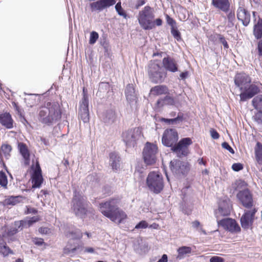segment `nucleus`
Here are the masks:
<instances>
[{"instance_id":"obj_1","label":"nucleus","mask_w":262,"mask_h":262,"mask_svg":"<svg viewBox=\"0 0 262 262\" xmlns=\"http://www.w3.org/2000/svg\"><path fill=\"white\" fill-rule=\"evenodd\" d=\"M119 200L112 199L104 203L99 204L100 211L112 221L120 224L126 217L124 212L120 210L118 205Z\"/></svg>"},{"instance_id":"obj_2","label":"nucleus","mask_w":262,"mask_h":262,"mask_svg":"<svg viewBox=\"0 0 262 262\" xmlns=\"http://www.w3.org/2000/svg\"><path fill=\"white\" fill-rule=\"evenodd\" d=\"M61 118L59 104L56 102H48L39 112V119L42 123L50 125Z\"/></svg>"},{"instance_id":"obj_3","label":"nucleus","mask_w":262,"mask_h":262,"mask_svg":"<svg viewBox=\"0 0 262 262\" xmlns=\"http://www.w3.org/2000/svg\"><path fill=\"white\" fill-rule=\"evenodd\" d=\"M88 202L85 197L79 192H74L72 208L77 216L84 218L88 212Z\"/></svg>"},{"instance_id":"obj_4","label":"nucleus","mask_w":262,"mask_h":262,"mask_svg":"<svg viewBox=\"0 0 262 262\" xmlns=\"http://www.w3.org/2000/svg\"><path fill=\"white\" fill-rule=\"evenodd\" d=\"M158 148L156 144L147 142L142 151V158L148 166L155 165L158 160Z\"/></svg>"},{"instance_id":"obj_5","label":"nucleus","mask_w":262,"mask_h":262,"mask_svg":"<svg viewBox=\"0 0 262 262\" xmlns=\"http://www.w3.org/2000/svg\"><path fill=\"white\" fill-rule=\"evenodd\" d=\"M154 14L150 7L146 6L139 12L138 21L141 26L145 30H150L155 27L153 21Z\"/></svg>"},{"instance_id":"obj_6","label":"nucleus","mask_w":262,"mask_h":262,"mask_svg":"<svg viewBox=\"0 0 262 262\" xmlns=\"http://www.w3.org/2000/svg\"><path fill=\"white\" fill-rule=\"evenodd\" d=\"M146 184L149 189L156 193H159L163 189V176L159 171H151L146 179Z\"/></svg>"},{"instance_id":"obj_7","label":"nucleus","mask_w":262,"mask_h":262,"mask_svg":"<svg viewBox=\"0 0 262 262\" xmlns=\"http://www.w3.org/2000/svg\"><path fill=\"white\" fill-rule=\"evenodd\" d=\"M192 142L190 138H184L171 147V150L179 158L186 157L189 154V146Z\"/></svg>"},{"instance_id":"obj_8","label":"nucleus","mask_w":262,"mask_h":262,"mask_svg":"<svg viewBox=\"0 0 262 262\" xmlns=\"http://www.w3.org/2000/svg\"><path fill=\"white\" fill-rule=\"evenodd\" d=\"M170 168L173 173L178 176H186L190 170L188 162L174 159L170 163Z\"/></svg>"},{"instance_id":"obj_9","label":"nucleus","mask_w":262,"mask_h":262,"mask_svg":"<svg viewBox=\"0 0 262 262\" xmlns=\"http://www.w3.org/2000/svg\"><path fill=\"white\" fill-rule=\"evenodd\" d=\"M141 134V129L138 127L129 129L123 133V140L127 146H134L136 141L140 138Z\"/></svg>"},{"instance_id":"obj_10","label":"nucleus","mask_w":262,"mask_h":262,"mask_svg":"<svg viewBox=\"0 0 262 262\" xmlns=\"http://www.w3.org/2000/svg\"><path fill=\"white\" fill-rule=\"evenodd\" d=\"M89 98L88 96L85 91L83 89V97L80 102L79 117L86 123L89 121Z\"/></svg>"},{"instance_id":"obj_11","label":"nucleus","mask_w":262,"mask_h":262,"mask_svg":"<svg viewBox=\"0 0 262 262\" xmlns=\"http://www.w3.org/2000/svg\"><path fill=\"white\" fill-rule=\"evenodd\" d=\"M257 209L253 207L250 210H245L241 218V224L243 229H248L251 228L255 219V215Z\"/></svg>"},{"instance_id":"obj_12","label":"nucleus","mask_w":262,"mask_h":262,"mask_svg":"<svg viewBox=\"0 0 262 262\" xmlns=\"http://www.w3.org/2000/svg\"><path fill=\"white\" fill-rule=\"evenodd\" d=\"M237 198L245 208H253V200L252 195L248 189L239 191L237 194Z\"/></svg>"},{"instance_id":"obj_13","label":"nucleus","mask_w":262,"mask_h":262,"mask_svg":"<svg viewBox=\"0 0 262 262\" xmlns=\"http://www.w3.org/2000/svg\"><path fill=\"white\" fill-rule=\"evenodd\" d=\"M218 224L224 229L232 232L237 233L241 231V228L235 220L226 218L217 221Z\"/></svg>"},{"instance_id":"obj_14","label":"nucleus","mask_w":262,"mask_h":262,"mask_svg":"<svg viewBox=\"0 0 262 262\" xmlns=\"http://www.w3.org/2000/svg\"><path fill=\"white\" fill-rule=\"evenodd\" d=\"M116 0H98L90 3L92 12H101L103 9L115 4Z\"/></svg>"},{"instance_id":"obj_15","label":"nucleus","mask_w":262,"mask_h":262,"mask_svg":"<svg viewBox=\"0 0 262 262\" xmlns=\"http://www.w3.org/2000/svg\"><path fill=\"white\" fill-rule=\"evenodd\" d=\"M167 25L170 28V33L174 38L178 41L182 40L181 34L178 30V24L176 21L168 15H165Z\"/></svg>"},{"instance_id":"obj_16","label":"nucleus","mask_w":262,"mask_h":262,"mask_svg":"<svg viewBox=\"0 0 262 262\" xmlns=\"http://www.w3.org/2000/svg\"><path fill=\"white\" fill-rule=\"evenodd\" d=\"M251 81L250 77L244 73L237 74L234 78L235 85L242 91L247 89Z\"/></svg>"},{"instance_id":"obj_17","label":"nucleus","mask_w":262,"mask_h":262,"mask_svg":"<svg viewBox=\"0 0 262 262\" xmlns=\"http://www.w3.org/2000/svg\"><path fill=\"white\" fill-rule=\"evenodd\" d=\"M163 67H150L148 73L150 80L154 83H159L162 81L163 75Z\"/></svg>"},{"instance_id":"obj_18","label":"nucleus","mask_w":262,"mask_h":262,"mask_svg":"<svg viewBox=\"0 0 262 262\" xmlns=\"http://www.w3.org/2000/svg\"><path fill=\"white\" fill-rule=\"evenodd\" d=\"M43 178L41 170L38 163L36 164L35 169L32 176V183L33 188H39L42 183Z\"/></svg>"},{"instance_id":"obj_19","label":"nucleus","mask_w":262,"mask_h":262,"mask_svg":"<svg viewBox=\"0 0 262 262\" xmlns=\"http://www.w3.org/2000/svg\"><path fill=\"white\" fill-rule=\"evenodd\" d=\"M243 92L240 94L241 100L245 101L247 99L253 97L259 92V88L255 84H251L247 86L246 90H243Z\"/></svg>"},{"instance_id":"obj_20","label":"nucleus","mask_w":262,"mask_h":262,"mask_svg":"<svg viewBox=\"0 0 262 262\" xmlns=\"http://www.w3.org/2000/svg\"><path fill=\"white\" fill-rule=\"evenodd\" d=\"M211 5L218 11L227 12L231 7V1L211 0Z\"/></svg>"},{"instance_id":"obj_21","label":"nucleus","mask_w":262,"mask_h":262,"mask_svg":"<svg viewBox=\"0 0 262 262\" xmlns=\"http://www.w3.org/2000/svg\"><path fill=\"white\" fill-rule=\"evenodd\" d=\"M178 139V133L174 129L165 131V146H171Z\"/></svg>"},{"instance_id":"obj_22","label":"nucleus","mask_w":262,"mask_h":262,"mask_svg":"<svg viewBox=\"0 0 262 262\" xmlns=\"http://www.w3.org/2000/svg\"><path fill=\"white\" fill-rule=\"evenodd\" d=\"M0 123L8 129L12 128L13 127V120L11 115L8 113L0 114Z\"/></svg>"},{"instance_id":"obj_23","label":"nucleus","mask_w":262,"mask_h":262,"mask_svg":"<svg viewBox=\"0 0 262 262\" xmlns=\"http://www.w3.org/2000/svg\"><path fill=\"white\" fill-rule=\"evenodd\" d=\"M236 16L238 20L242 23V24L244 26H247L251 20V15L247 9L236 11Z\"/></svg>"},{"instance_id":"obj_24","label":"nucleus","mask_w":262,"mask_h":262,"mask_svg":"<svg viewBox=\"0 0 262 262\" xmlns=\"http://www.w3.org/2000/svg\"><path fill=\"white\" fill-rule=\"evenodd\" d=\"M18 148L19 152L24 160V165L26 166L30 164V155L26 145L23 143H19L18 144Z\"/></svg>"},{"instance_id":"obj_25","label":"nucleus","mask_w":262,"mask_h":262,"mask_svg":"<svg viewBox=\"0 0 262 262\" xmlns=\"http://www.w3.org/2000/svg\"><path fill=\"white\" fill-rule=\"evenodd\" d=\"M125 93L126 99L129 103L136 102L137 95L133 84H129L127 85Z\"/></svg>"},{"instance_id":"obj_26","label":"nucleus","mask_w":262,"mask_h":262,"mask_svg":"<svg viewBox=\"0 0 262 262\" xmlns=\"http://www.w3.org/2000/svg\"><path fill=\"white\" fill-rule=\"evenodd\" d=\"M120 158L116 152H112L110 154V165L113 170H117L120 168Z\"/></svg>"},{"instance_id":"obj_27","label":"nucleus","mask_w":262,"mask_h":262,"mask_svg":"<svg viewBox=\"0 0 262 262\" xmlns=\"http://www.w3.org/2000/svg\"><path fill=\"white\" fill-rule=\"evenodd\" d=\"M116 114L112 110L106 111L102 116V119L104 122L108 124L114 123L116 120Z\"/></svg>"},{"instance_id":"obj_28","label":"nucleus","mask_w":262,"mask_h":262,"mask_svg":"<svg viewBox=\"0 0 262 262\" xmlns=\"http://www.w3.org/2000/svg\"><path fill=\"white\" fill-rule=\"evenodd\" d=\"M229 205L226 201H224L222 204L219 205L217 211H215V214L217 218L219 215L227 216L230 214Z\"/></svg>"},{"instance_id":"obj_29","label":"nucleus","mask_w":262,"mask_h":262,"mask_svg":"<svg viewBox=\"0 0 262 262\" xmlns=\"http://www.w3.org/2000/svg\"><path fill=\"white\" fill-rule=\"evenodd\" d=\"M253 34L257 39L262 37V19L259 17L254 26Z\"/></svg>"},{"instance_id":"obj_30","label":"nucleus","mask_w":262,"mask_h":262,"mask_svg":"<svg viewBox=\"0 0 262 262\" xmlns=\"http://www.w3.org/2000/svg\"><path fill=\"white\" fill-rule=\"evenodd\" d=\"M226 14V17L228 20L227 26L229 28L233 27L234 25V23L235 21V13L234 11L231 10L230 9L227 12H224Z\"/></svg>"},{"instance_id":"obj_31","label":"nucleus","mask_w":262,"mask_h":262,"mask_svg":"<svg viewBox=\"0 0 262 262\" xmlns=\"http://www.w3.org/2000/svg\"><path fill=\"white\" fill-rule=\"evenodd\" d=\"M192 249L190 247L182 246L178 249V258L179 259L183 258L186 254L191 252Z\"/></svg>"},{"instance_id":"obj_32","label":"nucleus","mask_w":262,"mask_h":262,"mask_svg":"<svg viewBox=\"0 0 262 262\" xmlns=\"http://www.w3.org/2000/svg\"><path fill=\"white\" fill-rule=\"evenodd\" d=\"M66 236L71 239H80L82 236V233L79 229H75L68 232Z\"/></svg>"},{"instance_id":"obj_33","label":"nucleus","mask_w":262,"mask_h":262,"mask_svg":"<svg viewBox=\"0 0 262 262\" xmlns=\"http://www.w3.org/2000/svg\"><path fill=\"white\" fill-rule=\"evenodd\" d=\"M253 107L257 111H262V95L255 97L252 101Z\"/></svg>"},{"instance_id":"obj_34","label":"nucleus","mask_w":262,"mask_h":262,"mask_svg":"<svg viewBox=\"0 0 262 262\" xmlns=\"http://www.w3.org/2000/svg\"><path fill=\"white\" fill-rule=\"evenodd\" d=\"M255 152L257 162L258 164H262V145L259 142L256 144Z\"/></svg>"},{"instance_id":"obj_35","label":"nucleus","mask_w":262,"mask_h":262,"mask_svg":"<svg viewBox=\"0 0 262 262\" xmlns=\"http://www.w3.org/2000/svg\"><path fill=\"white\" fill-rule=\"evenodd\" d=\"M134 249L135 251L139 254H145L148 251V245L145 243L139 244L138 245L134 246Z\"/></svg>"},{"instance_id":"obj_36","label":"nucleus","mask_w":262,"mask_h":262,"mask_svg":"<svg viewBox=\"0 0 262 262\" xmlns=\"http://www.w3.org/2000/svg\"><path fill=\"white\" fill-rule=\"evenodd\" d=\"M183 120L182 116L178 115L177 117L171 119L165 118V124H177L182 122Z\"/></svg>"},{"instance_id":"obj_37","label":"nucleus","mask_w":262,"mask_h":262,"mask_svg":"<svg viewBox=\"0 0 262 262\" xmlns=\"http://www.w3.org/2000/svg\"><path fill=\"white\" fill-rule=\"evenodd\" d=\"M1 150L4 156L8 158L10 156V153L12 150L11 146L9 144H3L1 147Z\"/></svg>"},{"instance_id":"obj_38","label":"nucleus","mask_w":262,"mask_h":262,"mask_svg":"<svg viewBox=\"0 0 262 262\" xmlns=\"http://www.w3.org/2000/svg\"><path fill=\"white\" fill-rule=\"evenodd\" d=\"M150 93L153 95H159L164 93V86L163 85H157L150 90Z\"/></svg>"},{"instance_id":"obj_39","label":"nucleus","mask_w":262,"mask_h":262,"mask_svg":"<svg viewBox=\"0 0 262 262\" xmlns=\"http://www.w3.org/2000/svg\"><path fill=\"white\" fill-rule=\"evenodd\" d=\"M8 184L7 177L4 172L0 171V185L4 188H6Z\"/></svg>"},{"instance_id":"obj_40","label":"nucleus","mask_w":262,"mask_h":262,"mask_svg":"<svg viewBox=\"0 0 262 262\" xmlns=\"http://www.w3.org/2000/svg\"><path fill=\"white\" fill-rule=\"evenodd\" d=\"M115 9L118 14L121 16H123L124 18H126L127 14L124 9L121 6V3H118L115 6Z\"/></svg>"},{"instance_id":"obj_41","label":"nucleus","mask_w":262,"mask_h":262,"mask_svg":"<svg viewBox=\"0 0 262 262\" xmlns=\"http://www.w3.org/2000/svg\"><path fill=\"white\" fill-rule=\"evenodd\" d=\"M110 89V85L108 82H101L99 83L98 92L100 93H106Z\"/></svg>"},{"instance_id":"obj_42","label":"nucleus","mask_w":262,"mask_h":262,"mask_svg":"<svg viewBox=\"0 0 262 262\" xmlns=\"http://www.w3.org/2000/svg\"><path fill=\"white\" fill-rule=\"evenodd\" d=\"M13 227L14 228H16V230L18 231V232L19 231L23 230L25 228H27L26 227V224L24 220L15 222Z\"/></svg>"},{"instance_id":"obj_43","label":"nucleus","mask_w":262,"mask_h":262,"mask_svg":"<svg viewBox=\"0 0 262 262\" xmlns=\"http://www.w3.org/2000/svg\"><path fill=\"white\" fill-rule=\"evenodd\" d=\"M99 37L98 33L96 31H92L90 33L89 43L91 45L94 44Z\"/></svg>"},{"instance_id":"obj_44","label":"nucleus","mask_w":262,"mask_h":262,"mask_svg":"<svg viewBox=\"0 0 262 262\" xmlns=\"http://www.w3.org/2000/svg\"><path fill=\"white\" fill-rule=\"evenodd\" d=\"M39 218L37 216H33L29 220H24L27 228L31 226L33 223L38 221Z\"/></svg>"},{"instance_id":"obj_45","label":"nucleus","mask_w":262,"mask_h":262,"mask_svg":"<svg viewBox=\"0 0 262 262\" xmlns=\"http://www.w3.org/2000/svg\"><path fill=\"white\" fill-rule=\"evenodd\" d=\"M217 38L219 39L220 43H222L225 49H228L229 45L227 42L225 38L221 34H217Z\"/></svg>"},{"instance_id":"obj_46","label":"nucleus","mask_w":262,"mask_h":262,"mask_svg":"<svg viewBox=\"0 0 262 262\" xmlns=\"http://www.w3.org/2000/svg\"><path fill=\"white\" fill-rule=\"evenodd\" d=\"M77 247H71L69 245H67L64 249V252L66 254L71 255L74 254Z\"/></svg>"},{"instance_id":"obj_47","label":"nucleus","mask_w":262,"mask_h":262,"mask_svg":"<svg viewBox=\"0 0 262 262\" xmlns=\"http://www.w3.org/2000/svg\"><path fill=\"white\" fill-rule=\"evenodd\" d=\"M174 104L175 101L172 97L168 95L165 96V105H173Z\"/></svg>"},{"instance_id":"obj_48","label":"nucleus","mask_w":262,"mask_h":262,"mask_svg":"<svg viewBox=\"0 0 262 262\" xmlns=\"http://www.w3.org/2000/svg\"><path fill=\"white\" fill-rule=\"evenodd\" d=\"M254 119L258 123H262V111H258V112L254 116Z\"/></svg>"},{"instance_id":"obj_49","label":"nucleus","mask_w":262,"mask_h":262,"mask_svg":"<svg viewBox=\"0 0 262 262\" xmlns=\"http://www.w3.org/2000/svg\"><path fill=\"white\" fill-rule=\"evenodd\" d=\"M20 197L19 196H11L8 201L9 204L15 205L19 202V199Z\"/></svg>"},{"instance_id":"obj_50","label":"nucleus","mask_w":262,"mask_h":262,"mask_svg":"<svg viewBox=\"0 0 262 262\" xmlns=\"http://www.w3.org/2000/svg\"><path fill=\"white\" fill-rule=\"evenodd\" d=\"M148 227V223L145 221H142L137 224L136 226V229H145Z\"/></svg>"},{"instance_id":"obj_51","label":"nucleus","mask_w":262,"mask_h":262,"mask_svg":"<svg viewBox=\"0 0 262 262\" xmlns=\"http://www.w3.org/2000/svg\"><path fill=\"white\" fill-rule=\"evenodd\" d=\"M163 52L160 51H157L156 52H154L152 57L155 58L156 61H161V59L162 57Z\"/></svg>"},{"instance_id":"obj_52","label":"nucleus","mask_w":262,"mask_h":262,"mask_svg":"<svg viewBox=\"0 0 262 262\" xmlns=\"http://www.w3.org/2000/svg\"><path fill=\"white\" fill-rule=\"evenodd\" d=\"M232 168L235 171H238L243 169V166L239 163H234L232 165Z\"/></svg>"},{"instance_id":"obj_53","label":"nucleus","mask_w":262,"mask_h":262,"mask_svg":"<svg viewBox=\"0 0 262 262\" xmlns=\"http://www.w3.org/2000/svg\"><path fill=\"white\" fill-rule=\"evenodd\" d=\"M165 66H176L174 60L169 57H165Z\"/></svg>"},{"instance_id":"obj_54","label":"nucleus","mask_w":262,"mask_h":262,"mask_svg":"<svg viewBox=\"0 0 262 262\" xmlns=\"http://www.w3.org/2000/svg\"><path fill=\"white\" fill-rule=\"evenodd\" d=\"M222 147L225 148V149H226L227 150H228L230 153L231 154H234V150L233 149V148L229 145V144L226 142H223L222 144Z\"/></svg>"},{"instance_id":"obj_55","label":"nucleus","mask_w":262,"mask_h":262,"mask_svg":"<svg viewBox=\"0 0 262 262\" xmlns=\"http://www.w3.org/2000/svg\"><path fill=\"white\" fill-rule=\"evenodd\" d=\"M246 9L245 6V2L244 0H239L238 2V8L236 11H242Z\"/></svg>"},{"instance_id":"obj_56","label":"nucleus","mask_w":262,"mask_h":262,"mask_svg":"<svg viewBox=\"0 0 262 262\" xmlns=\"http://www.w3.org/2000/svg\"><path fill=\"white\" fill-rule=\"evenodd\" d=\"M210 262H224V259L222 257L214 256L210 258Z\"/></svg>"},{"instance_id":"obj_57","label":"nucleus","mask_w":262,"mask_h":262,"mask_svg":"<svg viewBox=\"0 0 262 262\" xmlns=\"http://www.w3.org/2000/svg\"><path fill=\"white\" fill-rule=\"evenodd\" d=\"M33 242L36 245L42 246L45 244L43 239L40 238H34L33 239Z\"/></svg>"},{"instance_id":"obj_58","label":"nucleus","mask_w":262,"mask_h":262,"mask_svg":"<svg viewBox=\"0 0 262 262\" xmlns=\"http://www.w3.org/2000/svg\"><path fill=\"white\" fill-rule=\"evenodd\" d=\"M211 137L214 139H219L220 135L219 133L214 129H211L210 130Z\"/></svg>"},{"instance_id":"obj_59","label":"nucleus","mask_w":262,"mask_h":262,"mask_svg":"<svg viewBox=\"0 0 262 262\" xmlns=\"http://www.w3.org/2000/svg\"><path fill=\"white\" fill-rule=\"evenodd\" d=\"M189 76V72L188 71H185L182 72L180 74V79L183 80H185Z\"/></svg>"},{"instance_id":"obj_60","label":"nucleus","mask_w":262,"mask_h":262,"mask_svg":"<svg viewBox=\"0 0 262 262\" xmlns=\"http://www.w3.org/2000/svg\"><path fill=\"white\" fill-rule=\"evenodd\" d=\"M39 232L42 234H48L50 233V229L47 227H40Z\"/></svg>"},{"instance_id":"obj_61","label":"nucleus","mask_w":262,"mask_h":262,"mask_svg":"<svg viewBox=\"0 0 262 262\" xmlns=\"http://www.w3.org/2000/svg\"><path fill=\"white\" fill-rule=\"evenodd\" d=\"M18 232V231L16 230V228H14L13 227H12L10 230L8 231L7 235L8 236H12Z\"/></svg>"},{"instance_id":"obj_62","label":"nucleus","mask_w":262,"mask_h":262,"mask_svg":"<svg viewBox=\"0 0 262 262\" xmlns=\"http://www.w3.org/2000/svg\"><path fill=\"white\" fill-rule=\"evenodd\" d=\"M164 105V99H161L157 101V109H159V111L161 110V108Z\"/></svg>"},{"instance_id":"obj_63","label":"nucleus","mask_w":262,"mask_h":262,"mask_svg":"<svg viewBox=\"0 0 262 262\" xmlns=\"http://www.w3.org/2000/svg\"><path fill=\"white\" fill-rule=\"evenodd\" d=\"M145 3V1L144 0H139L138 1L137 4L136 5V9H139V8L143 5H144Z\"/></svg>"},{"instance_id":"obj_64","label":"nucleus","mask_w":262,"mask_h":262,"mask_svg":"<svg viewBox=\"0 0 262 262\" xmlns=\"http://www.w3.org/2000/svg\"><path fill=\"white\" fill-rule=\"evenodd\" d=\"M258 51L259 55L262 56V39L258 43Z\"/></svg>"}]
</instances>
